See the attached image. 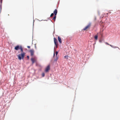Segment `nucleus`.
Returning <instances> with one entry per match:
<instances>
[{
  "label": "nucleus",
  "instance_id": "1",
  "mask_svg": "<svg viewBox=\"0 0 120 120\" xmlns=\"http://www.w3.org/2000/svg\"><path fill=\"white\" fill-rule=\"evenodd\" d=\"M22 53L21 54H19L17 55L18 59L21 60L22 59H23L25 54V52H23V49L21 46L20 45V49Z\"/></svg>",
  "mask_w": 120,
  "mask_h": 120
},
{
  "label": "nucleus",
  "instance_id": "2",
  "mask_svg": "<svg viewBox=\"0 0 120 120\" xmlns=\"http://www.w3.org/2000/svg\"><path fill=\"white\" fill-rule=\"evenodd\" d=\"M91 23H89L87 26L83 29V30H85L87 29H89L91 26Z\"/></svg>",
  "mask_w": 120,
  "mask_h": 120
},
{
  "label": "nucleus",
  "instance_id": "3",
  "mask_svg": "<svg viewBox=\"0 0 120 120\" xmlns=\"http://www.w3.org/2000/svg\"><path fill=\"white\" fill-rule=\"evenodd\" d=\"M54 43L56 45V48H57L58 45V43L57 39L55 38H54Z\"/></svg>",
  "mask_w": 120,
  "mask_h": 120
},
{
  "label": "nucleus",
  "instance_id": "4",
  "mask_svg": "<svg viewBox=\"0 0 120 120\" xmlns=\"http://www.w3.org/2000/svg\"><path fill=\"white\" fill-rule=\"evenodd\" d=\"M30 53V55L31 56H33L34 55V50L33 49H32L29 51Z\"/></svg>",
  "mask_w": 120,
  "mask_h": 120
},
{
  "label": "nucleus",
  "instance_id": "5",
  "mask_svg": "<svg viewBox=\"0 0 120 120\" xmlns=\"http://www.w3.org/2000/svg\"><path fill=\"white\" fill-rule=\"evenodd\" d=\"M50 69V66L49 65L48 66L45 68V72H47Z\"/></svg>",
  "mask_w": 120,
  "mask_h": 120
},
{
  "label": "nucleus",
  "instance_id": "6",
  "mask_svg": "<svg viewBox=\"0 0 120 120\" xmlns=\"http://www.w3.org/2000/svg\"><path fill=\"white\" fill-rule=\"evenodd\" d=\"M20 46L17 45L15 47L14 49L15 50H17L20 49Z\"/></svg>",
  "mask_w": 120,
  "mask_h": 120
},
{
  "label": "nucleus",
  "instance_id": "7",
  "mask_svg": "<svg viewBox=\"0 0 120 120\" xmlns=\"http://www.w3.org/2000/svg\"><path fill=\"white\" fill-rule=\"evenodd\" d=\"M58 52L56 51V59H55L54 60L55 61H57V60L58 59V56H57V54H58Z\"/></svg>",
  "mask_w": 120,
  "mask_h": 120
},
{
  "label": "nucleus",
  "instance_id": "8",
  "mask_svg": "<svg viewBox=\"0 0 120 120\" xmlns=\"http://www.w3.org/2000/svg\"><path fill=\"white\" fill-rule=\"evenodd\" d=\"M105 43L106 44V45H110V46L111 47H112V48H116V47H114V46H113V45H110L107 42H105Z\"/></svg>",
  "mask_w": 120,
  "mask_h": 120
},
{
  "label": "nucleus",
  "instance_id": "9",
  "mask_svg": "<svg viewBox=\"0 0 120 120\" xmlns=\"http://www.w3.org/2000/svg\"><path fill=\"white\" fill-rule=\"evenodd\" d=\"M57 12V11L56 9L53 12V13L55 15H56Z\"/></svg>",
  "mask_w": 120,
  "mask_h": 120
},
{
  "label": "nucleus",
  "instance_id": "10",
  "mask_svg": "<svg viewBox=\"0 0 120 120\" xmlns=\"http://www.w3.org/2000/svg\"><path fill=\"white\" fill-rule=\"evenodd\" d=\"M58 40L60 43H62V40L61 39L59 36L58 37Z\"/></svg>",
  "mask_w": 120,
  "mask_h": 120
},
{
  "label": "nucleus",
  "instance_id": "11",
  "mask_svg": "<svg viewBox=\"0 0 120 120\" xmlns=\"http://www.w3.org/2000/svg\"><path fill=\"white\" fill-rule=\"evenodd\" d=\"M31 60L32 62V63L33 64L35 62V60L33 58H32L31 59Z\"/></svg>",
  "mask_w": 120,
  "mask_h": 120
},
{
  "label": "nucleus",
  "instance_id": "12",
  "mask_svg": "<svg viewBox=\"0 0 120 120\" xmlns=\"http://www.w3.org/2000/svg\"><path fill=\"white\" fill-rule=\"evenodd\" d=\"M94 38L96 40H97L98 38V35H95L94 36Z\"/></svg>",
  "mask_w": 120,
  "mask_h": 120
},
{
  "label": "nucleus",
  "instance_id": "13",
  "mask_svg": "<svg viewBox=\"0 0 120 120\" xmlns=\"http://www.w3.org/2000/svg\"><path fill=\"white\" fill-rule=\"evenodd\" d=\"M56 18V15H55L54 16V17L53 18V19L54 20V21H55Z\"/></svg>",
  "mask_w": 120,
  "mask_h": 120
},
{
  "label": "nucleus",
  "instance_id": "14",
  "mask_svg": "<svg viewBox=\"0 0 120 120\" xmlns=\"http://www.w3.org/2000/svg\"><path fill=\"white\" fill-rule=\"evenodd\" d=\"M42 77H44L45 76V73H43L42 74Z\"/></svg>",
  "mask_w": 120,
  "mask_h": 120
},
{
  "label": "nucleus",
  "instance_id": "15",
  "mask_svg": "<svg viewBox=\"0 0 120 120\" xmlns=\"http://www.w3.org/2000/svg\"><path fill=\"white\" fill-rule=\"evenodd\" d=\"M54 15V14L53 13H52L50 15V17H51L53 16Z\"/></svg>",
  "mask_w": 120,
  "mask_h": 120
},
{
  "label": "nucleus",
  "instance_id": "16",
  "mask_svg": "<svg viewBox=\"0 0 120 120\" xmlns=\"http://www.w3.org/2000/svg\"><path fill=\"white\" fill-rule=\"evenodd\" d=\"M68 56H64V58H66L67 59H68Z\"/></svg>",
  "mask_w": 120,
  "mask_h": 120
},
{
  "label": "nucleus",
  "instance_id": "17",
  "mask_svg": "<svg viewBox=\"0 0 120 120\" xmlns=\"http://www.w3.org/2000/svg\"><path fill=\"white\" fill-rule=\"evenodd\" d=\"M27 57L28 58V59H29V56H27Z\"/></svg>",
  "mask_w": 120,
  "mask_h": 120
},
{
  "label": "nucleus",
  "instance_id": "18",
  "mask_svg": "<svg viewBox=\"0 0 120 120\" xmlns=\"http://www.w3.org/2000/svg\"><path fill=\"white\" fill-rule=\"evenodd\" d=\"M27 47L28 48H29V49H30V46H27Z\"/></svg>",
  "mask_w": 120,
  "mask_h": 120
},
{
  "label": "nucleus",
  "instance_id": "19",
  "mask_svg": "<svg viewBox=\"0 0 120 120\" xmlns=\"http://www.w3.org/2000/svg\"><path fill=\"white\" fill-rule=\"evenodd\" d=\"M2 0H0V1H1V3H2Z\"/></svg>",
  "mask_w": 120,
  "mask_h": 120
},
{
  "label": "nucleus",
  "instance_id": "20",
  "mask_svg": "<svg viewBox=\"0 0 120 120\" xmlns=\"http://www.w3.org/2000/svg\"><path fill=\"white\" fill-rule=\"evenodd\" d=\"M55 53H54V55H53V56H55Z\"/></svg>",
  "mask_w": 120,
  "mask_h": 120
},
{
  "label": "nucleus",
  "instance_id": "21",
  "mask_svg": "<svg viewBox=\"0 0 120 120\" xmlns=\"http://www.w3.org/2000/svg\"><path fill=\"white\" fill-rule=\"evenodd\" d=\"M101 36H102V34H101Z\"/></svg>",
  "mask_w": 120,
  "mask_h": 120
},
{
  "label": "nucleus",
  "instance_id": "22",
  "mask_svg": "<svg viewBox=\"0 0 120 120\" xmlns=\"http://www.w3.org/2000/svg\"><path fill=\"white\" fill-rule=\"evenodd\" d=\"M35 48H36V45H35Z\"/></svg>",
  "mask_w": 120,
  "mask_h": 120
}]
</instances>
